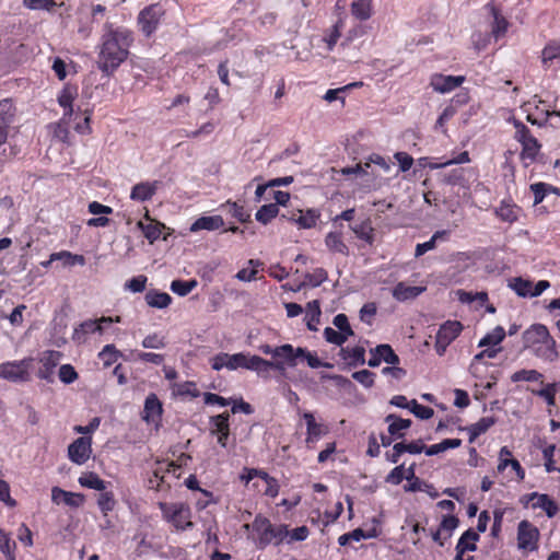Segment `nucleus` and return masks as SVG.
Returning <instances> with one entry per match:
<instances>
[{"mask_svg":"<svg viewBox=\"0 0 560 560\" xmlns=\"http://www.w3.org/2000/svg\"><path fill=\"white\" fill-rule=\"evenodd\" d=\"M132 40V33L126 28H110L106 32L98 54V69L110 75L127 59Z\"/></svg>","mask_w":560,"mask_h":560,"instance_id":"f257e3e1","label":"nucleus"},{"mask_svg":"<svg viewBox=\"0 0 560 560\" xmlns=\"http://www.w3.org/2000/svg\"><path fill=\"white\" fill-rule=\"evenodd\" d=\"M523 348L529 350L536 358L553 363L560 354L557 343L548 328L542 324H533L523 332Z\"/></svg>","mask_w":560,"mask_h":560,"instance_id":"f03ea898","label":"nucleus"},{"mask_svg":"<svg viewBox=\"0 0 560 560\" xmlns=\"http://www.w3.org/2000/svg\"><path fill=\"white\" fill-rule=\"evenodd\" d=\"M253 529V540L258 549H265L269 545L279 546L284 544L287 535V525H273L267 517L256 515L253 523L245 524L244 528Z\"/></svg>","mask_w":560,"mask_h":560,"instance_id":"7ed1b4c3","label":"nucleus"},{"mask_svg":"<svg viewBox=\"0 0 560 560\" xmlns=\"http://www.w3.org/2000/svg\"><path fill=\"white\" fill-rule=\"evenodd\" d=\"M255 359H257V355H249L243 352L234 354L220 352L211 359V366L215 371H220L223 368L231 371L243 368L256 372L257 363Z\"/></svg>","mask_w":560,"mask_h":560,"instance_id":"20e7f679","label":"nucleus"},{"mask_svg":"<svg viewBox=\"0 0 560 560\" xmlns=\"http://www.w3.org/2000/svg\"><path fill=\"white\" fill-rule=\"evenodd\" d=\"M163 517L172 523L176 529L185 530L191 528L194 523L190 521L191 510L183 502L164 503L159 504Z\"/></svg>","mask_w":560,"mask_h":560,"instance_id":"39448f33","label":"nucleus"},{"mask_svg":"<svg viewBox=\"0 0 560 560\" xmlns=\"http://www.w3.org/2000/svg\"><path fill=\"white\" fill-rule=\"evenodd\" d=\"M515 127V139L522 144L521 159L529 160L533 162L537 154L540 151V143L538 140L532 135L530 130L527 126H525L521 121L514 122Z\"/></svg>","mask_w":560,"mask_h":560,"instance_id":"423d86ee","label":"nucleus"},{"mask_svg":"<svg viewBox=\"0 0 560 560\" xmlns=\"http://www.w3.org/2000/svg\"><path fill=\"white\" fill-rule=\"evenodd\" d=\"M164 13L165 10L160 3L150 4L140 11L138 24L147 37L155 32Z\"/></svg>","mask_w":560,"mask_h":560,"instance_id":"0eeeda50","label":"nucleus"},{"mask_svg":"<svg viewBox=\"0 0 560 560\" xmlns=\"http://www.w3.org/2000/svg\"><path fill=\"white\" fill-rule=\"evenodd\" d=\"M540 533L529 521L523 520L517 525V548L520 550L536 551L538 549Z\"/></svg>","mask_w":560,"mask_h":560,"instance_id":"6e6552de","label":"nucleus"},{"mask_svg":"<svg viewBox=\"0 0 560 560\" xmlns=\"http://www.w3.org/2000/svg\"><path fill=\"white\" fill-rule=\"evenodd\" d=\"M463 329V325L457 320L445 322L438 330L435 338V350L442 355L453 340L457 338Z\"/></svg>","mask_w":560,"mask_h":560,"instance_id":"1a4fd4ad","label":"nucleus"},{"mask_svg":"<svg viewBox=\"0 0 560 560\" xmlns=\"http://www.w3.org/2000/svg\"><path fill=\"white\" fill-rule=\"evenodd\" d=\"M210 434L217 436L220 446L226 447L230 436V413L228 411L209 419Z\"/></svg>","mask_w":560,"mask_h":560,"instance_id":"9d476101","label":"nucleus"},{"mask_svg":"<svg viewBox=\"0 0 560 560\" xmlns=\"http://www.w3.org/2000/svg\"><path fill=\"white\" fill-rule=\"evenodd\" d=\"M0 377L15 383L28 381L27 361L22 360L0 364Z\"/></svg>","mask_w":560,"mask_h":560,"instance_id":"9b49d317","label":"nucleus"},{"mask_svg":"<svg viewBox=\"0 0 560 560\" xmlns=\"http://www.w3.org/2000/svg\"><path fill=\"white\" fill-rule=\"evenodd\" d=\"M92 453L91 438H78L68 446V456L71 462L82 465L88 462Z\"/></svg>","mask_w":560,"mask_h":560,"instance_id":"f8f14e48","label":"nucleus"},{"mask_svg":"<svg viewBox=\"0 0 560 560\" xmlns=\"http://www.w3.org/2000/svg\"><path fill=\"white\" fill-rule=\"evenodd\" d=\"M62 354L59 351H45L39 361L42 366L37 371V377L47 382H52L54 370L58 365Z\"/></svg>","mask_w":560,"mask_h":560,"instance_id":"ddd939ff","label":"nucleus"},{"mask_svg":"<svg viewBox=\"0 0 560 560\" xmlns=\"http://www.w3.org/2000/svg\"><path fill=\"white\" fill-rule=\"evenodd\" d=\"M465 81V77L463 75H444L441 73H435L430 79V85L435 92L439 93H448Z\"/></svg>","mask_w":560,"mask_h":560,"instance_id":"4468645a","label":"nucleus"},{"mask_svg":"<svg viewBox=\"0 0 560 560\" xmlns=\"http://www.w3.org/2000/svg\"><path fill=\"white\" fill-rule=\"evenodd\" d=\"M113 322L119 323L120 317L117 316L115 319L112 317H101L98 320H85L80 324L78 328L74 329L73 339L81 342L84 340V337L88 334L92 332H102L103 326L102 324H112Z\"/></svg>","mask_w":560,"mask_h":560,"instance_id":"2eb2a0df","label":"nucleus"},{"mask_svg":"<svg viewBox=\"0 0 560 560\" xmlns=\"http://www.w3.org/2000/svg\"><path fill=\"white\" fill-rule=\"evenodd\" d=\"M479 540V534L472 528L467 529L463 533L455 547L456 556L455 560H474L472 557L465 558L466 551H475L477 549L476 542Z\"/></svg>","mask_w":560,"mask_h":560,"instance_id":"dca6fc26","label":"nucleus"},{"mask_svg":"<svg viewBox=\"0 0 560 560\" xmlns=\"http://www.w3.org/2000/svg\"><path fill=\"white\" fill-rule=\"evenodd\" d=\"M15 115V107L11 100H2L0 102V145L5 143L8 138V130L13 121Z\"/></svg>","mask_w":560,"mask_h":560,"instance_id":"f3484780","label":"nucleus"},{"mask_svg":"<svg viewBox=\"0 0 560 560\" xmlns=\"http://www.w3.org/2000/svg\"><path fill=\"white\" fill-rule=\"evenodd\" d=\"M163 412L162 402L155 394H149L144 400L142 419L147 423L158 424L161 421Z\"/></svg>","mask_w":560,"mask_h":560,"instance_id":"a211bd4d","label":"nucleus"},{"mask_svg":"<svg viewBox=\"0 0 560 560\" xmlns=\"http://www.w3.org/2000/svg\"><path fill=\"white\" fill-rule=\"evenodd\" d=\"M51 500L56 504L65 503L70 508H79L84 502V495L81 493L66 491L59 487H54L51 489Z\"/></svg>","mask_w":560,"mask_h":560,"instance_id":"6ab92c4d","label":"nucleus"},{"mask_svg":"<svg viewBox=\"0 0 560 560\" xmlns=\"http://www.w3.org/2000/svg\"><path fill=\"white\" fill-rule=\"evenodd\" d=\"M160 185L161 183L159 180L141 182L132 187L130 198L135 201L141 202L150 200L156 192Z\"/></svg>","mask_w":560,"mask_h":560,"instance_id":"aec40b11","label":"nucleus"},{"mask_svg":"<svg viewBox=\"0 0 560 560\" xmlns=\"http://www.w3.org/2000/svg\"><path fill=\"white\" fill-rule=\"evenodd\" d=\"M290 358L291 359H289L288 365L292 366V368L296 365V360L299 358L305 359L307 361L308 366L312 369H317L320 366H326V368L331 366L329 363H323L315 353H312V352L307 351L305 348H301V347L293 348V351H292Z\"/></svg>","mask_w":560,"mask_h":560,"instance_id":"412c9836","label":"nucleus"},{"mask_svg":"<svg viewBox=\"0 0 560 560\" xmlns=\"http://www.w3.org/2000/svg\"><path fill=\"white\" fill-rule=\"evenodd\" d=\"M425 291V287L408 285L406 282H398L393 291V298L399 302L413 300Z\"/></svg>","mask_w":560,"mask_h":560,"instance_id":"4be33fe9","label":"nucleus"},{"mask_svg":"<svg viewBox=\"0 0 560 560\" xmlns=\"http://www.w3.org/2000/svg\"><path fill=\"white\" fill-rule=\"evenodd\" d=\"M224 226V220L221 215H209L198 218L189 228L190 232L201 230L215 231Z\"/></svg>","mask_w":560,"mask_h":560,"instance_id":"5701e85b","label":"nucleus"},{"mask_svg":"<svg viewBox=\"0 0 560 560\" xmlns=\"http://www.w3.org/2000/svg\"><path fill=\"white\" fill-rule=\"evenodd\" d=\"M257 363L256 372L258 375L267 377L269 371L277 370L281 375H285V364L287 361L284 359H277L276 361H268L257 355L255 359Z\"/></svg>","mask_w":560,"mask_h":560,"instance_id":"b1692460","label":"nucleus"},{"mask_svg":"<svg viewBox=\"0 0 560 560\" xmlns=\"http://www.w3.org/2000/svg\"><path fill=\"white\" fill-rule=\"evenodd\" d=\"M339 355L348 362L349 366L363 365L365 363V349L361 346L354 348H340Z\"/></svg>","mask_w":560,"mask_h":560,"instance_id":"393cba45","label":"nucleus"},{"mask_svg":"<svg viewBox=\"0 0 560 560\" xmlns=\"http://www.w3.org/2000/svg\"><path fill=\"white\" fill-rule=\"evenodd\" d=\"M530 498H536L537 500L535 503H533V509L544 510L549 518L557 515L559 508L548 494L532 492Z\"/></svg>","mask_w":560,"mask_h":560,"instance_id":"a878e982","label":"nucleus"},{"mask_svg":"<svg viewBox=\"0 0 560 560\" xmlns=\"http://www.w3.org/2000/svg\"><path fill=\"white\" fill-rule=\"evenodd\" d=\"M144 300L150 307L166 308L172 303V296L166 292H160L155 289L145 293Z\"/></svg>","mask_w":560,"mask_h":560,"instance_id":"bb28decb","label":"nucleus"},{"mask_svg":"<svg viewBox=\"0 0 560 560\" xmlns=\"http://www.w3.org/2000/svg\"><path fill=\"white\" fill-rule=\"evenodd\" d=\"M295 215L296 219H294V223L298 224L300 229H311L316 225L320 213L316 209H307L306 211L298 209Z\"/></svg>","mask_w":560,"mask_h":560,"instance_id":"cd10ccee","label":"nucleus"},{"mask_svg":"<svg viewBox=\"0 0 560 560\" xmlns=\"http://www.w3.org/2000/svg\"><path fill=\"white\" fill-rule=\"evenodd\" d=\"M486 8L493 16L492 34L499 37L506 32L509 23L493 2L488 3Z\"/></svg>","mask_w":560,"mask_h":560,"instance_id":"c85d7f7f","label":"nucleus"},{"mask_svg":"<svg viewBox=\"0 0 560 560\" xmlns=\"http://www.w3.org/2000/svg\"><path fill=\"white\" fill-rule=\"evenodd\" d=\"M303 418L306 422V442L317 440L327 432V429L323 424H319L315 421V418L312 412H304Z\"/></svg>","mask_w":560,"mask_h":560,"instance_id":"c756f323","label":"nucleus"},{"mask_svg":"<svg viewBox=\"0 0 560 560\" xmlns=\"http://www.w3.org/2000/svg\"><path fill=\"white\" fill-rule=\"evenodd\" d=\"M325 244L330 252L348 256L349 248L342 240L341 233L329 232L325 237Z\"/></svg>","mask_w":560,"mask_h":560,"instance_id":"7c9ffc66","label":"nucleus"},{"mask_svg":"<svg viewBox=\"0 0 560 560\" xmlns=\"http://www.w3.org/2000/svg\"><path fill=\"white\" fill-rule=\"evenodd\" d=\"M350 11L355 19L366 21L372 15V0H353Z\"/></svg>","mask_w":560,"mask_h":560,"instance_id":"2f4dec72","label":"nucleus"},{"mask_svg":"<svg viewBox=\"0 0 560 560\" xmlns=\"http://www.w3.org/2000/svg\"><path fill=\"white\" fill-rule=\"evenodd\" d=\"M259 350L265 354H270L275 359H284L288 363L289 359H291L290 355L293 351V346L285 343V345L272 348L269 345H261L259 347Z\"/></svg>","mask_w":560,"mask_h":560,"instance_id":"473e14b6","label":"nucleus"},{"mask_svg":"<svg viewBox=\"0 0 560 560\" xmlns=\"http://www.w3.org/2000/svg\"><path fill=\"white\" fill-rule=\"evenodd\" d=\"M51 260H60L63 266L71 267L74 265L84 266L85 258L83 255L72 254L68 250H61L51 254Z\"/></svg>","mask_w":560,"mask_h":560,"instance_id":"72a5a7b5","label":"nucleus"},{"mask_svg":"<svg viewBox=\"0 0 560 560\" xmlns=\"http://www.w3.org/2000/svg\"><path fill=\"white\" fill-rule=\"evenodd\" d=\"M79 483L84 488L94 489L97 491H104L106 489V482L95 472L83 474L79 478Z\"/></svg>","mask_w":560,"mask_h":560,"instance_id":"f704fd0d","label":"nucleus"},{"mask_svg":"<svg viewBox=\"0 0 560 560\" xmlns=\"http://www.w3.org/2000/svg\"><path fill=\"white\" fill-rule=\"evenodd\" d=\"M222 208L225 209L229 214L238 220L241 223H245L250 220V213L237 202L228 201L226 203L222 205Z\"/></svg>","mask_w":560,"mask_h":560,"instance_id":"c9c22d12","label":"nucleus"},{"mask_svg":"<svg viewBox=\"0 0 560 560\" xmlns=\"http://www.w3.org/2000/svg\"><path fill=\"white\" fill-rule=\"evenodd\" d=\"M350 229L357 235L358 238L365 241L368 244L374 242V229L370 221H363L360 224L351 225Z\"/></svg>","mask_w":560,"mask_h":560,"instance_id":"e433bc0d","label":"nucleus"},{"mask_svg":"<svg viewBox=\"0 0 560 560\" xmlns=\"http://www.w3.org/2000/svg\"><path fill=\"white\" fill-rule=\"evenodd\" d=\"M460 445H462V440H459V439H445L438 444L428 446L425 448V455H428V456L438 455L439 453H442L446 450L457 448Z\"/></svg>","mask_w":560,"mask_h":560,"instance_id":"4c0bfd02","label":"nucleus"},{"mask_svg":"<svg viewBox=\"0 0 560 560\" xmlns=\"http://www.w3.org/2000/svg\"><path fill=\"white\" fill-rule=\"evenodd\" d=\"M520 208L515 205L502 202L497 209L498 217L505 222L513 223L518 219Z\"/></svg>","mask_w":560,"mask_h":560,"instance_id":"58836bf2","label":"nucleus"},{"mask_svg":"<svg viewBox=\"0 0 560 560\" xmlns=\"http://www.w3.org/2000/svg\"><path fill=\"white\" fill-rule=\"evenodd\" d=\"M74 100V93L71 88L66 86L58 96V103L65 108L62 120L71 117L73 114L72 102Z\"/></svg>","mask_w":560,"mask_h":560,"instance_id":"ea45409f","label":"nucleus"},{"mask_svg":"<svg viewBox=\"0 0 560 560\" xmlns=\"http://www.w3.org/2000/svg\"><path fill=\"white\" fill-rule=\"evenodd\" d=\"M278 214H279V208L277 207V205L268 203V205L261 206L257 210L255 218L258 222L266 225Z\"/></svg>","mask_w":560,"mask_h":560,"instance_id":"a19ab883","label":"nucleus"},{"mask_svg":"<svg viewBox=\"0 0 560 560\" xmlns=\"http://www.w3.org/2000/svg\"><path fill=\"white\" fill-rule=\"evenodd\" d=\"M320 306L317 300L307 303L306 326L310 330H316L315 324L319 323Z\"/></svg>","mask_w":560,"mask_h":560,"instance_id":"79ce46f5","label":"nucleus"},{"mask_svg":"<svg viewBox=\"0 0 560 560\" xmlns=\"http://www.w3.org/2000/svg\"><path fill=\"white\" fill-rule=\"evenodd\" d=\"M198 285V281L196 279H191L188 281L184 280H173L171 283V290L175 294L179 296L188 295Z\"/></svg>","mask_w":560,"mask_h":560,"instance_id":"37998d69","label":"nucleus"},{"mask_svg":"<svg viewBox=\"0 0 560 560\" xmlns=\"http://www.w3.org/2000/svg\"><path fill=\"white\" fill-rule=\"evenodd\" d=\"M374 352H376V354L378 357H381V360L386 362L387 364L396 365L400 361L399 357L394 352L393 348L387 343L376 346L374 348Z\"/></svg>","mask_w":560,"mask_h":560,"instance_id":"c03bdc74","label":"nucleus"},{"mask_svg":"<svg viewBox=\"0 0 560 560\" xmlns=\"http://www.w3.org/2000/svg\"><path fill=\"white\" fill-rule=\"evenodd\" d=\"M138 226L142 230L145 238L152 244L154 241H156L162 233V229H164V224L155 222V223H148L144 224L141 221L138 223Z\"/></svg>","mask_w":560,"mask_h":560,"instance_id":"a18cd8bd","label":"nucleus"},{"mask_svg":"<svg viewBox=\"0 0 560 560\" xmlns=\"http://www.w3.org/2000/svg\"><path fill=\"white\" fill-rule=\"evenodd\" d=\"M404 488L405 491L407 492L424 491L432 498H436L439 495V493L436 492L432 485L422 481L419 478H415V481L409 482Z\"/></svg>","mask_w":560,"mask_h":560,"instance_id":"49530a36","label":"nucleus"},{"mask_svg":"<svg viewBox=\"0 0 560 560\" xmlns=\"http://www.w3.org/2000/svg\"><path fill=\"white\" fill-rule=\"evenodd\" d=\"M252 269L248 270L246 268L244 269H241L236 275H235V278L240 281H244V282H248V281H253L256 279V275H257V268L262 266V261H260L259 259H249L248 262H247Z\"/></svg>","mask_w":560,"mask_h":560,"instance_id":"de8ad7c7","label":"nucleus"},{"mask_svg":"<svg viewBox=\"0 0 560 560\" xmlns=\"http://www.w3.org/2000/svg\"><path fill=\"white\" fill-rule=\"evenodd\" d=\"M15 542L12 541L10 535L0 529V551L7 557L8 560H15L14 551Z\"/></svg>","mask_w":560,"mask_h":560,"instance_id":"09e8293b","label":"nucleus"},{"mask_svg":"<svg viewBox=\"0 0 560 560\" xmlns=\"http://www.w3.org/2000/svg\"><path fill=\"white\" fill-rule=\"evenodd\" d=\"M505 337V330L501 326H497L491 332L487 334L478 343V347L490 345H499Z\"/></svg>","mask_w":560,"mask_h":560,"instance_id":"8fccbe9b","label":"nucleus"},{"mask_svg":"<svg viewBox=\"0 0 560 560\" xmlns=\"http://www.w3.org/2000/svg\"><path fill=\"white\" fill-rule=\"evenodd\" d=\"M121 353L115 348L114 345H106L98 353V358L103 361L105 368L115 363Z\"/></svg>","mask_w":560,"mask_h":560,"instance_id":"3c124183","label":"nucleus"},{"mask_svg":"<svg viewBox=\"0 0 560 560\" xmlns=\"http://www.w3.org/2000/svg\"><path fill=\"white\" fill-rule=\"evenodd\" d=\"M445 234V231H436L429 241L417 244L415 256L420 257L424 255L427 252L434 249L436 246V241Z\"/></svg>","mask_w":560,"mask_h":560,"instance_id":"603ef678","label":"nucleus"},{"mask_svg":"<svg viewBox=\"0 0 560 560\" xmlns=\"http://www.w3.org/2000/svg\"><path fill=\"white\" fill-rule=\"evenodd\" d=\"M310 535V529L307 526L303 525L300 527H296L294 529H289L287 526V535H285V544H292L294 541H304Z\"/></svg>","mask_w":560,"mask_h":560,"instance_id":"864d4df0","label":"nucleus"},{"mask_svg":"<svg viewBox=\"0 0 560 560\" xmlns=\"http://www.w3.org/2000/svg\"><path fill=\"white\" fill-rule=\"evenodd\" d=\"M542 377V374L536 370H520L511 375V381L516 383L521 381L536 382Z\"/></svg>","mask_w":560,"mask_h":560,"instance_id":"5fc2aeb1","label":"nucleus"},{"mask_svg":"<svg viewBox=\"0 0 560 560\" xmlns=\"http://www.w3.org/2000/svg\"><path fill=\"white\" fill-rule=\"evenodd\" d=\"M411 423L410 419H397L396 422L389 423L388 433L396 439H401L405 436L402 431L409 429Z\"/></svg>","mask_w":560,"mask_h":560,"instance_id":"6e6d98bb","label":"nucleus"},{"mask_svg":"<svg viewBox=\"0 0 560 560\" xmlns=\"http://www.w3.org/2000/svg\"><path fill=\"white\" fill-rule=\"evenodd\" d=\"M328 278V273L324 268H316L312 273L305 275V282L313 288L319 287Z\"/></svg>","mask_w":560,"mask_h":560,"instance_id":"4d7b16f0","label":"nucleus"},{"mask_svg":"<svg viewBox=\"0 0 560 560\" xmlns=\"http://www.w3.org/2000/svg\"><path fill=\"white\" fill-rule=\"evenodd\" d=\"M97 505L104 515L113 511L115 506L113 492H102L97 499Z\"/></svg>","mask_w":560,"mask_h":560,"instance_id":"13d9d810","label":"nucleus"},{"mask_svg":"<svg viewBox=\"0 0 560 560\" xmlns=\"http://www.w3.org/2000/svg\"><path fill=\"white\" fill-rule=\"evenodd\" d=\"M532 287L533 283L530 281L522 278H515L511 283V288L516 292V294L523 298L530 296Z\"/></svg>","mask_w":560,"mask_h":560,"instance_id":"bf43d9fd","label":"nucleus"},{"mask_svg":"<svg viewBox=\"0 0 560 560\" xmlns=\"http://www.w3.org/2000/svg\"><path fill=\"white\" fill-rule=\"evenodd\" d=\"M557 390L558 384H547L545 388L535 392V394L544 398L548 406H555Z\"/></svg>","mask_w":560,"mask_h":560,"instance_id":"052dcab7","label":"nucleus"},{"mask_svg":"<svg viewBox=\"0 0 560 560\" xmlns=\"http://www.w3.org/2000/svg\"><path fill=\"white\" fill-rule=\"evenodd\" d=\"M148 278L143 275L131 278L125 283V289L133 293H140L145 290Z\"/></svg>","mask_w":560,"mask_h":560,"instance_id":"680f3d73","label":"nucleus"},{"mask_svg":"<svg viewBox=\"0 0 560 560\" xmlns=\"http://www.w3.org/2000/svg\"><path fill=\"white\" fill-rule=\"evenodd\" d=\"M166 346L165 338L158 335V334H151L148 335L142 340V347L145 349H163Z\"/></svg>","mask_w":560,"mask_h":560,"instance_id":"e2e57ef3","label":"nucleus"},{"mask_svg":"<svg viewBox=\"0 0 560 560\" xmlns=\"http://www.w3.org/2000/svg\"><path fill=\"white\" fill-rule=\"evenodd\" d=\"M79 377L77 371L71 364H62L59 368V378L65 384H72Z\"/></svg>","mask_w":560,"mask_h":560,"instance_id":"0e129e2a","label":"nucleus"},{"mask_svg":"<svg viewBox=\"0 0 560 560\" xmlns=\"http://www.w3.org/2000/svg\"><path fill=\"white\" fill-rule=\"evenodd\" d=\"M410 411L419 419L427 420L434 415V410L430 407L418 404L416 399L411 400Z\"/></svg>","mask_w":560,"mask_h":560,"instance_id":"69168bd1","label":"nucleus"},{"mask_svg":"<svg viewBox=\"0 0 560 560\" xmlns=\"http://www.w3.org/2000/svg\"><path fill=\"white\" fill-rule=\"evenodd\" d=\"M353 380L362 384L365 388H371L374 385L375 374L369 370L357 371L352 374Z\"/></svg>","mask_w":560,"mask_h":560,"instance_id":"338daca9","label":"nucleus"},{"mask_svg":"<svg viewBox=\"0 0 560 560\" xmlns=\"http://www.w3.org/2000/svg\"><path fill=\"white\" fill-rule=\"evenodd\" d=\"M560 57V43L552 42L548 44L542 50V62Z\"/></svg>","mask_w":560,"mask_h":560,"instance_id":"774afa93","label":"nucleus"}]
</instances>
